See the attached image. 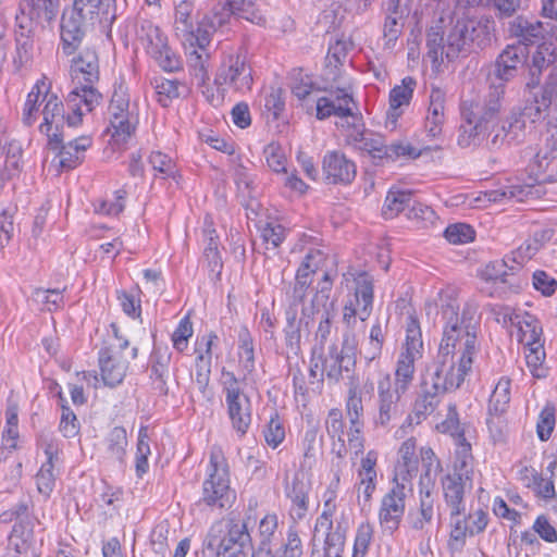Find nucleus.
Here are the masks:
<instances>
[{
    "label": "nucleus",
    "instance_id": "nucleus-1",
    "mask_svg": "<svg viewBox=\"0 0 557 557\" xmlns=\"http://www.w3.org/2000/svg\"><path fill=\"white\" fill-rule=\"evenodd\" d=\"M505 85H492L483 97L463 99L460 104L461 124L457 143L461 148L484 147L488 151H498L520 145L527 136V122L536 123L547 120V124L557 121V112L543 97L536 98L524 107L513 108L497 123L503 109Z\"/></svg>",
    "mask_w": 557,
    "mask_h": 557
},
{
    "label": "nucleus",
    "instance_id": "nucleus-2",
    "mask_svg": "<svg viewBox=\"0 0 557 557\" xmlns=\"http://www.w3.org/2000/svg\"><path fill=\"white\" fill-rule=\"evenodd\" d=\"M443 336L438 351L454 355L457 359L474 361L479 351L478 332L480 318L473 307L447 304L442 307Z\"/></svg>",
    "mask_w": 557,
    "mask_h": 557
},
{
    "label": "nucleus",
    "instance_id": "nucleus-3",
    "mask_svg": "<svg viewBox=\"0 0 557 557\" xmlns=\"http://www.w3.org/2000/svg\"><path fill=\"white\" fill-rule=\"evenodd\" d=\"M116 18V0H73L69 15L62 16V52L72 55L81 45L87 25H111Z\"/></svg>",
    "mask_w": 557,
    "mask_h": 557
},
{
    "label": "nucleus",
    "instance_id": "nucleus-4",
    "mask_svg": "<svg viewBox=\"0 0 557 557\" xmlns=\"http://www.w3.org/2000/svg\"><path fill=\"white\" fill-rule=\"evenodd\" d=\"M71 74L74 79L84 82L82 87H75L69 92L66 102L74 110V115H69L70 125H78L85 111L90 112L101 102L102 95L94 88L99 81V60L95 50L85 49L77 57L73 58Z\"/></svg>",
    "mask_w": 557,
    "mask_h": 557
},
{
    "label": "nucleus",
    "instance_id": "nucleus-5",
    "mask_svg": "<svg viewBox=\"0 0 557 557\" xmlns=\"http://www.w3.org/2000/svg\"><path fill=\"white\" fill-rule=\"evenodd\" d=\"M236 498V493L231 488L230 467L219 446H212L209 454V462L206 469V478L202 482L200 502L212 509H227Z\"/></svg>",
    "mask_w": 557,
    "mask_h": 557
},
{
    "label": "nucleus",
    "instance_id": "nucleus-6",
    "mask_svg": "<svg viewBox=\"0 0 557 557\" xmlns=\"http://www.w3.org/2000/svg\"><path fill=\"white\" fill-rule=\"evenodd\" d=\"M493 22L474 17H458L447 34V60L483 49L491 42Z\"/></svg>",
    "mask_w": 557,
    "mask_h": 557
},
{
    "label": "nucleus",
    "instance_id": "nucleus-7",
    "mask_svg": "<svg viewBox=\"0 0 557 557\" xmlns=\"http://www.w3.org/2000/svg\"><path fill=\"white\" fill-rule=\"evenodd\" d=\"M472 361L457 359L454 355L437 351L434 361L425 369L422 379L423 386H430L441 394L456 391L472 369Z\"/></svg>",
    "mask_w": 557,
    "mask_h": 557
},
{
    "label": "nucleus",
    "instance_id": "nucleus-8",
    "mask_svg": "<svg viewBox=\"0 0 557 557\" xmlns=\"http://www.w3.org/2000/svg\"><path fill=\"white\" fill-rule=\"evenodd\" d=\"M136 36L146 53L165 72L182 67L180 55L169 45L166 34L152 21L139 17Z\"/></svg>",
    "mask_w": 557,
    "mask_h": 557
},
{
    "label": "nucleus",
    "instance_id": "nucleus-9",
    "mask_svg": "<svg viewBox=\"0 0 557 557\" xmlns=\"http://www.w3.org/2000/svg\"><path fill=\"white\" fill-rule=\"evenodd\" d=\"M423 341L420 324L414 314H409L406 322V338L399 354L393 386L406 392L412 384L414 363L422 358Z\"/></svg>",
    "mask_w": 557,
    "mask_h": 557
},
{
    "label": "nucleus",
    "instance_id": "nucleus-10",
    "mask_svg": "<svg viewBox=\"0 0 557 557\" xmlns=\"http://www.w3.org/2000/svg\"><path fill=\"white\" fill-rule=\"evenodd\" d=\"M220 383L232 426L243 436L251 424V401L244 392L243 382L234 372L223 368Z\"/></svg>",
    "mask_w": 557,
    "mask_h": 557
},
{
    "label": "nucleus",
    "instance_id": "nucleus-11",
    "mask_svg": "<svg viewBox=\"0 0 557 557\" xmlns=\"http://www.w3.org/2000/svg\"><path fill=\"white\" fill-rule=\"evenodd\" d=\"M214 85L240 94L251 90L253 85L252 69L248 63L246 52L242 48L233 49L223 57L214 77Z\"/></svg>",
    "mask_w": 557,
    "mask_h": 557
},
{
    "label": "nucleus",
    "instance_id": "nucleus-12",
    "mask_svg": "<svg viewBox=\"0 0 557 557\" xmlns=\"http://www.w3.org/2000/svg\"><path fill=\"white\" fill-rule=\"evenodd\" d=\"M111 137L115 144H125L135 133L137 117L129 111L128 88L124 82L115 83L108 108Z\"/></svg>",
    "mask_w": 557,
    "mask_h": 557
},
{
    "label": "nucleus",
    "instance_id": "nucleus-13",
    "mask_svg": "<svg viewBox=\"0 0 557 557\" xmlns=\"http://www.w3.org/2000/svg\"><path fill=\"white\" fill-rule=\"evenodd\" d=\"M115 336H117L116 333ZM116 338L119 341L117 345L103 347L98 354L102 381L110 387H114L123 382L128 369V360L135 359L138 354V348L133 347L131 351L125 355L124 351L129 346L128 341L120 337Z\"/></svg>",
    "mask_w": 557,
    "mask_h": 557
},
{
    "label": "nucleus",
    "instance_id": "nucleus-14",
    "mask_svg": "<svg viewBox=\"0 0 557 557\" xmlns=\"http://www.w3.org/2000/svg\"><path fill=\"white\" fill-rule=\"evenodd\" d=\"M336 494L334 491H327L324 494L323 510L317 518L314 525V536L320 532L325 535L324 556L323 557H343L345 545V530L338 523L333 525V515L336 511Z\"/></svg>",
    "mask_w": 557,
    "mask_h": 557
},
{
    "label": "nucleus",
    "instance_id": "nucleus-15",
    "mask_svg": "<svg viewBox=\"0 0 557 557\" xmlns=\"http://www.w3.org/2000/svg\"><path fill=\"white\" fill-rule=\"evenodd\" d=\"M405 394L406 392L393 386L388 373L380 375L376 382V413L373 417V423L376 428H387L401 416V397Z\"/></svg>",
    "mask_w": 557,
    "mask_h": 557
},
{
    "label": "nucleus",
    "instance_id": "nucleus-16",
    "mask_svg": "<svg viewBox=\"0 0 557 557\" xmlns=\"http://www.w3.org/2000/svg\"><path fill=\"white\" fill-rule=\"evenodd\" d=\"M355 293L343 308V322L347 327H354L357 318L366 321L373 307V277L367 272H359L355 276Z\"/></svg>",
    "mask_w": 557,
    "mask_h": 557
},
{
    "label": "nucleus",
    "instance_id": "nucleus-17",
    "mask_svg": "<svg viewBox=\"0 0 557 557\" xmlns=\"http://www.w3.org/2000/svg\"><path fill=\"white\" fill-rule=\"evenodd\" d=\"M516 267L509 257L502 260L491 261L480 271V276L484 281L494 282L499 296L518 293L523 284H527L518 274Z\"/></svg>",
    "mask_w": 557,
    "mask_h": 557
},
{
    "label": "nucleus",
    "instance_id": "nucleus-18",
    "mask_svg": "<svg viewBox=\"0 0 557 557\" xmlns=\"http://www.w3.org/2000/svg\"><path fill=\"white\" fill-rule=\"evenodd\" d=\"M356 366V342L348 334H344L342 346L332 345L322 363V373L334 382H339L345 373H349Z\"/></svg>",
    "mask_w": 557,
    "mask_h": 557
},
{
    "label": "nucleus",
    "instance_id": "nucleus-19",
    "mask_svg": "<svg viewBox=\"0 0 557 557\" xmlns=\"http://www.w3.org/2000/svg\"><path fill=\"white\" fill-rule=\"evenodd\" d=\"M393 487L383 496L379 510L381 527L393 533L398 529L406 508L407 491H411L412 484L393 481Z\"/></svg>",
    "mask_w": 557,
    "mask_h": 557
},
{
    "label": "nucleus",
    "instance_id": "nucleus-20",
    "mask_svg": "<svg viewBox=\"0 0 557 557\" xmlns=\"http://www.w3.org/2000/svg\"><path fill=\"white\" fill-rule=\"evenodd\" d=\"M60 0H21L16 15L20 29L35 33L37 26L45 27L58 15Z\"/></svg>",
    "mask_w": 557,
    "mask_h": 557
},
{
    "label": "nucleus",
    "instance_id": "nucleus-21",
    "mask_svg": "<svg viewBox=\"0 0 557 557\" xmlns=\"http://www.w3.org/2000/svg\"><path fill=\"white\" fill-rule=\"evenodd\" d=\"M218 29L211 28V17L209 16H205L197 26L195 40L198 49L190 51L187 59L190 75L196 84H205V82L209 81V53L206 50V46L210 41V35Z\"/></svg>",
    "mask_w": 557,
    "mask_h": 557
},
{
    "label": "nucleus",
    "instance_id": "nucleus-22",
    "mask_svg": "<svg viewBox=\"0 0 557 557\" xmlns=\"http://www.w3.org/2000/svg\"><path fill=\"white\" fill-rule=\"evenodd\" d=\"M313 308L301 306V314L298 317L296 305L286 310V325L284 327L285 344L289 352L298 356L301 350V338L308 336L313 323Z\"/></svg>",
    "mask_w": 557,
    "mask_h": 557
},
{
    "label": "nucleus",
    "instance_id": "nucleus-23",
    "mask_svg": "<svg viewBox=\"0 0 557 557\" xmlns=\"http://www.w3.org/2000/svg\"><path fill=\"white\" fill-rule=\"evenodd\" d=\"M219 557H253V544L245 522L230 521L227 531L216 544Z\"/></svg>",
    "mask_w": 557,
    "mask_h": 557
},
{
    "label": "nucleus",
    "instance_id": "nucleus-24",
    "mask_svg": "<svg viewBox=\"0 0 557 557\" xmlns=\"http://www.w3.org/2000/svg\"><path fill=\"white\" fill-rule=\"evenodd\" d=\"M508 34L510 37L518 39L517 45L527 48L529 45L547 40V36L553 39L557 35V27L535 18L518 15L509 22Z\"/></svg>",
    "mask_w": 557,
    "mask_h": 557
},
{
    "label": "nucleus",
    "instance_id": "nucleus-25",
    "mask_svg": "<svg viewBox=\"0 0 557 557\" xmlns=\"http://www.w3.org/2000/svg\"><path fill=\"white\" fill-rule=\"evenodd\" d=\"M69 108L72 110L71 115H74V110L70 106ZM41 114L44 122L40 124L39 131L49 137V144L53 149H57L62 141L61 129L63 125L66 123L71 126L67 122L70 114L65 116L63 103L50 90L47 91Z\"/></svg>",
    "mask_w": 557,
    "mask_h": 557
},
{
    "label": "nucleus",
    "instance_id": "nucleus-26",
    "mask_svg": "<svg viewBox=\"0 0 557 557\" xmlns=\"http://www.w3.org/2000/svg\"><path fill=\"white\" fill-rule=\"evenodd\" d=\"M497 321L516 326L518 339L524 346L542 342V326L539 320L528 312H520L510 307H504L498 313Z\"/></svg>",
    "mask_w": 557,
    "mask_h": 557
},
{
    "label": "nucleus",
    "instance_id": "nucleus-27",
    "mask_svg": "<svg viewBox=\"0 0 557 557\" xmlns=\"http://www.w3.org/2000/svg\"><path fill=\"white\" fill-rule=\"evenodd\" d=\"M310 491V482L306 481L300 472L295 473L290 481L288 479L285 480L284 494L290 503L288 513L294 522L306 518L309 510Z\"/></svg>",
    "mask_w": 557,
    "mask_h": 557
},
{
    "label": "nucleus",
    "instance_id": "nucleus-28",
    "mask_svg": "<svg viewBox=\"0 0 557 557\" xmlns=\"http://www.w3.org/2000/svg\"><path fill=\"white\" fill-rule=\"evenodd\" d=\"M257 0H227L224 4H218L213 8L211 15V28H220L224 26L232 15L255 23L259 20L256 11Z\"/></svg>",
    "mask_w": 557,
    "mask_h": 557
},
{
    "label": "nucleus",
    "instance_id": "nucleus-29",
    "mask_svg": "<svg viewBox=\"0 0 557 557\" xmlns=\"http://www.w3.org/2000/svg\"><path fill=\"white\" fill-rule=\"evenodd\" d=\"M322 170L324 178L330 184H350L356 177L355 163L338 151H329L323 157Z\"/></svg>",
    "mask_w": 557,
    "mask_h": 557
},
{
    "label": "nucleus",
    "instance_id": "nucleus-30",
    "mask_svg": "<svg viewBox=\"0 0 557 557\" xmlns=\"http://www.w3.org/2000/svg\"><path fill=\"white\" fill-rule=\"evenodd\" d=\"M355 103L346 87H337L330 96L321 97L317 101V117L324 120L331 115L351 116Z\"/></svg>",
    "mask_w": 557,
    "mask_h": 557
},
{
    "label": "nucleus",
    "instance_id": "nucleus-31",
    "mask_svg": "<svg viewBox=\"0 0 557 557\" xmlns=\"http://www.w3.org/2000/svg\"><path fill=\"white\" fill-rule=\"evenodd\" d=\"M214 333H209L197 338L196 342V377L195 382L201 393L208 387L212 366V348L218 341Z\"/></svg>",
    "mask_w": 557,
    "mask_h": 557
},
{
    "label": "nucleus",
    "instance_id": "nucleus-32",
    "mask_svg": "<svg viewBox=\"0 0 557 557\" xmlns=\"http://www.w3.org/2000/svg\"><path fill=\"white\" fill-rule=\"evenodd\" d=\"M471 476L465 473H448L443 478L444 499L453 515L465 512V492L467 487H471Z\"/></svg>",
    "mask_w": 557,
    "mask_h": 557
},
{
    "label": "nucleus",
    "instance_id": "nucleus-33",
    "mask_svg": "<svg viewBox=\"0 0 557 557\" xmlns=\"http://www.w3.org/2000/svg\"><path fill=\"white\" fill-rule=\"evenodd\" d=\"M528 48L522 45H508L497 57L495 62V76L500 84L512 79L528 58Z\"/></svg>",
    "mask_w": 557,
    "mask_h": 557
},
{
    "label": "nucleus",
    "instance_id": "nucleus-34",
    "mask_svg": "<svg viewBox=\"0 0 557 557\" xmlns=\"http://www.w3.org/2000/svg\"><path fill=\"white\" fill-rule=\"evenodd\" d=\"M44 453L47 459L38 470L35 480L38 492L45 497H49L54 490L59 474L55 468L59 462V448L53 442H49L46 444Z\"/></svg>",
    "mask_w": 557,
    "mask_h": 557
},
{
    "label": "nucleus",
    "instance_id": "nucleus-35",
    "mask_svg": "<svg viewBox=\"0 0 557 557\" xmlns=\"http://www.w3.org/2000/svg\"><path fill=\"white\" fill-rule=\"evenodd\" d=\"M417 442L413 437L406 440L398 450V461L395 467L393 481L411 483L412 476L418 470V457L416 454Z\"/></svg>",
    "mask_w": 557,
    "mask_h": 557
},
{
    "label": "nucleus",
    "instance_id": "nucleus-36",
    "mask_svg": "<svg viewBox=\"0 0 557 557\" xmlns=\"http://www.w3.org/2000/svg\"><path fill=\"white\" fill-rule=\"evenodd\" d=\"M417 82L411 76L403 78L400 85H396L389 92V109L387 111V123L395 125L403 113V107H408Z\"/></svg>",
    "mask_w": 557,
    "mask_h": 557
},
{
    "label": "nucleus",
    "instance_id": "nucleus-37",
    "mask_svg": "<svg viewBox=\"0 0 557 557\" xmlns=\"http://www.w3.org/2000/svg\"><path fill=\"white\" fill-rule=\"evenodd\" d=\"M277 527L278 518L276 513H268L260 520L255 535L253 557H270Z\"/></svg>",
    "mask_w": 557,
    "mask_h": 557
},
{
    "label": "nucleus",
    "instance_id": "nucleus-38",
    "mask_svg": "<svg viewBox=\"0 0 557 557\" xmlns=\"http://www.w3.org/2000/svg\"><path fill=\"white\" fill-rule=\"evenodd\" d=\"M171 351L169 348L161 347V346H154L151 356H150V370L151 374L150 377L153 381V384L156 385V388L161 393L166 395L168 394V375H169V366L171 362Z\"/></svg>",
    "mask_w": 557,
    "mask_h": 557
},
{
    "label": "nucleus",
    "instance_id": "nucleus-39",
    "mask_svg": "<svg viewBox=\"0 0 557 557\" xmlns=\"http://www.w3.org/2000/svg\"><path fill=\"white\" fill-rule=\"evenodd\" d=\"M539 196V189L533 185H510L498 189L484 191L478 197L482 202H502L507 199L524 201Z\"/></svg>",
    "mask_w": 557,
    "mask_h": 557
},
{
    "label": "nucleus",
    "instance_id": "nucleus-40",
    "mask_svg": "<svg viewBox=\"0 0 557 557\" xmlns=\"http://www.w3.org/2000/svg\"><path fill=\"white\" fill-rule=\"evenodd\" d=\"M89 136H81L60 147L59 164L62 169H75L84 160L85 151L91 146Z\"/></svg>",
    "mask_w": 557,
    "mask_h": 557
},
{
    "label": "nucleus",
    "instance_id": "nucleus-41",
    "mask_svg": "<svg viewBox=\"0 0 557 557\" xmlns=\"http://www.w3.org/2000/svg\"><path fill=\"white\" fill-rule=\"evenodd\" d=\"M49 89L50 84L46 79H40L33 86L27 95L22 113V121L25 125L30 126L37 121L39 113H41L40 107L45 106Z\"/></svg>",
    "mask_w": 557,
    "mask_h": 557
},
{
    "label": "nucleus",
    "instance_id": "nucleus-42",
    "mask_svg": "<svg viewBox=\"0 0 557 557\" xmlns=\"http://www.w3.org/2000/svg\"><path fill=\"white\" fill-rule=\"evenodd\" d=\"M325 429L329 436L333 440H336V442L333 444V453H335L338 458H344L347 455L349 448L348 443L346 444L344 438L345 422L341 409L333 408L329 411L327 418L325 420Z\"/></svg>",
    "mask_w": 557,
    "mask_h": 557
},
{
    "label": "nucleus",
    "instance_id": "nucleus-43",
    "mask_svg": "<svg viewBox=\"0 0 557 557\" xmlns=\"http://www.w3.org/2000/svg\"><path fill=\"white\" fill-rule=\"evenodd\" d=\"M21 156V144L7 133L4 126L0 125V159L4 157V170L8 177L18 171Z\"/></svg>",
    "mask_w": 557,
    "mask_h": 557
},
{
    "label": "nucleus",
    "instance_id": "nucleus-44",
    "mask_svg": "<svg viewBox=\"0 0 557 557\" xmlns=\"http://www.w3.org/2000/svg\"><path fill=\"white\" fill-rule=\"evenodd\" d=\"M379 455L375 450H369L361 459L358 471L359 488L362 492L364 502H369L376 487V470Z\"/></svg>",
    "mask_w": 557,
    "mask_h": 557
},
{
    "label": "nucleus",
    "instance_id": "nucleus-45",
    "mask_svg": "<svg viewBox=\"0 0 557 557\" xmlns=\"http://www.w3.org/2000/svg\"><path fill=\"white\" fill-rule=\"evenodd\" d=\"M203 262H206L210 272L219 275L223 263L219 251V237L216 231L212 227V223L205 221L203 228Z\"/></svg>",
    "mask_w": 557,
    "mask_h": 557
},
{
    "label": "nucleus",
    "instance_id": "nucleus-46",
    "mask_svg": "<svg viewBox=\"0 0 557 557\" xmlns=\"http://www.w3.org/2000/svg\"><path fill=\"white\" fill-rule=\"evenodd\" d=\"M435 496L419 495V507L408 512L407 521L414 531L428 532L434 517Z\"/></svg>",
    "mask_w": 557,
    "mask_h": 557
},
{
    "label": "nucleus",
    "instance_id": "nucleus-47",
    "mask_svg": "<svg viewBox=\"0 0 557 557\" xmlns=\"http://www.w3.org/2000/svg\"><path fill=\"white\" fill-rule=\"evenodd\" d=\"M557 61V35L553 39L545 40L536 48L532 55L531 74L540 76L542 71Z\"/></svg>",
    "mask_w": 557,
    "mask_h": 557
},
{
    "label": "nucleus",
    "instance_id": "nucleus-48",
    "mask_svg": "<svg viewBox=\"0 0 557 557\" xmlns=\"http://www.w3.org/2000/svg\"><path fill=\"white\" fill-rule=\"evenodd\" d=\"M174 28L183 36L195 38L197 28L194 21V3L190 0L181 1L175 8Z\"/></svg>",
    "mask_w": 557,
    "mask_h": 557
},
{
    "label": "nucleus",
    "instance_id": "nucleus-49",
    "mask_svg": "<svg viewBox=\"0 0 557 557\" xmlns=\"http://www.w3.org/2000/svg\"><path fill=\"white\" fill-rule=\"evenodd\" d=\"M441 393L432 389L430 386L422 385V393L416 399L413 405V417L416 423H420L428 416L433 413L440 404Z\"/></svg>",
    "mask_w": 557,
    "mask_h": 557
},
{
    "label": "nucleus",
    "instance_id": "nucleus-50",
    "mask_svg": "<svg viewBox=\"0 0 557 557\" xmlns=\"http://www.w3.org/2000/svg\"><path fill=\"white\" fill-rule=\"evenodd\" d=\"M511 381L508 377H500L497 382L488 401V414L502 416L506 412L510 401Z\"/></svg>",
    "mask_w": 557,
    "mask_h": 557
},
{
    "label": "nucleus",
    "instance_id": "nucleus-51",
    "mask_svg": "<svg viewBox=\"0 0 557 557\" xmlns=\"http://www.w3.org/2000/svg\"><path fill=\"white\" fill-rule=\"evenodd\" d=\"M455 460H454V471L453 473L458 474H467L471 476L472 474V448L471 444L466 440L465 434H458L455 440Z\"/></svg>",
    "mask_w": 557,
    "mask_h": 557
},
{
    "label": "nucleus",
    "instance_id": "nucleus-52",
    "mask_svg": "<svg viewBox=\"0 0 557 557\" xmlns=\"http://www.w3.org/2000/svg\"><path fill=\"white\" fill-rule=\"evenodd\" d=\"M412 202V194L409 190H389L385 197L382 213L385 219H393L409 208Z\"/></svg>",
    "mask_w": 557,
    "mask_h": 557
},
{
    "label": "nucleus",
    "instance_id": "nucleus-53",
    "mask_svg": "<svg viewBox=\"0 0 557 557\" xmlns=\"http://www.w3.org/2000/svg\"><path fill=\"white\" fill-rule=\"evenodd\" d=\"M447 38L444 39L440 26L431 27L426 33V48L428 57L434 65L443 62L444 58L447 59Z\"/></svg>",
    "mask_w": 557,
    "mask_h": 557
},
{
    "label": "nucleus",
    "instance_id": "nucleus-54",
    "mask_svg": "<svg viewBox=\"0 0 557 557\" xmlns=\"http://www.w3.org/2000/svg\"><path fill=\"white\" fill-rule=\"evenodd\" d=\"M33 35L34 33H28L26 29H21V32L16 33V48L13 62L15 67L18 70L28 65L33 60Z\"/></svg>",
    "mask_w": 557,
    "mask_h": 557
},
{
    "label": "nucleus",
    "instance_id": "nucleus-55",
    "mask_svg": "<svg viewBox=\"0 0 557 557\" xmlns=\"http://www.w3.org/2000/svg\"><path fill=\"white\" fill-rule=\"evenodd\" d=\"M318 449V428L311 425L306 431L302 440L304 456L300 462L301 470H310L314 466L317 461Z\"/></svg>",
    "mask_w": 557,
    "mask_h": 557
},
{
    "label": "nucleus",
    "instance_id": "nucleus-56",
    "mask_svg": "<svg viewBox=\"0 0 557 557\" xmlns=\"http://www.w3.org/2000/svg\"><path fill=\"white\" fill-rule=\"evenodd\" d=\"M107 444L109 456L119 462H123L127 446L126 430L122 426L113 428L107 437Z\"/></svg>",
    "mask_w": 557,
    "mask_h": 557
},
{
    "label": "nucleus",
    "instance_id": "nucleus-57",
    "mask_svg": "<svg viewBox=\"0 0 557 557\" xmlns=\"http://www.w3.org/2000/svg\"><path fill=\"white\" fill-rule=\"evenodd\" d=\"M151 85L156 90L158 97L157 100L162 107H168L173 99L180 96L178 81L154 77L151 81Z\"/></svg>",
    "mask_w": 557,
    "mask_h": 557
},
{
    "label": "nucleus",
    "instance_id": "nucleus-58",
    "mask_svg": "<svg viewBox=\"0 0 557 557\" xmlns=\"http://www.w3.org/2000/svg\"><path fill=\"white\" fill-rule=\"evenodd\" d=\"M524 348L527 364L533 376L539 379L544 377L546 375V370L543 368V362L545 360L543 342L534 343V345H525Z\"/></svg>",
    "mask_w": 557,
    "mask_h": 557
},
{
    "label": "nucleus",
    "instance_id": "nucleus-59",
    "mask_svg": "<svg viewBox=\"0 0 557 557\" xmlns=\"http://www.w3.org/2000/svg\"><path fill=\"white\" fill-rule=\"evenodd\" d=\"M324 262V253L321 250L311 249L301 261L296 275L301 278L312 280V275L323 267Z\"/></svg>",
    "mask_w": 557,
    "mask_h": 557
},
{
    "label": "nucleus",
    "instance_id": "nucleus-60",
    "mask_svg": "<svg viewBox=\"0 0 557 557\" xmlns=\"http://www.w3.org/2000/svg\"><path fill=\"white\" fill-rule=\"evenodd\" d=\"M349 138L358 149L372 153L374 157H381L384 151L385 146L381 139L373 138L371 134L364 131L356 129L355 134L349 135Z\"/></svg>",
    "mask_w": 557,
    "mask_h": 557
},
{
    "label": "nucleus",
    "instance_id": "nucleus-61",
    "mask_svg": "<svg viewBox=\"0 0 557 557\" xmlns=\"http://www.w3.org/2000/svg\"><path fill=\"white\" fill-rule=\"evenodd\" d=\"M149 163L162 178H174L177 173L173 159L161 151H152L149 156Z\"/></svg>",
    "mask_w": 557,
    "mask_h": 557
},
{
    "label": "nucleus",
    "instance_id": "nucleus-62",
    "mask_svg": "<svg viewBox=\"0 0 557 557\" xmlns=\"http://www.w3.org/2000/svg\"><path fill=\"white\" fill-rule=\"evenodd\" d=\"M33 299L44 306L48 311L60 309L64 305L62 292L59 289L36 288L33 293Z\"/></svg>",
    "mask_w": 557,
    "mask_h": 557
},
{
    "label": "nucleus",
    "instance_id": "nucleus-63",
    "mask_svg": "<svg viewBox=\"0 0 557 557\" xmlns=\"http://www.w3.org/2000/svg\"><path fill=\"white\" fill-rule=\"evenodd\" d=\"M355 45L350 37L342 35L330 44L326 58L335 63H343L348 60V53L354 49Z\"/></svg>",
    "mask_w": 557,
    "mask_h": 557
},
{
    "label": "nucleus",
    "instance_id": "nucleus-64",
    "mask_svg": "<svg viewBox=\"0 0 557 557\" xmlns=\"http://www.w3.org/2000/svg\"><path fill=\"white\" fill-rule=\"evenodd\" d=\"M474 230L466 223H456L446 227L444 232L445 238L454 245H462L474 239Z\"/></svg>",
    "mask_w": 557,
    "mask_h": 557
}]
</instances>
